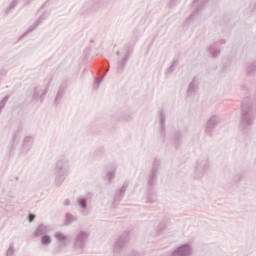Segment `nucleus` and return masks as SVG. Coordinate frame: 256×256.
Returning <instances> with one entry per match:
<instances>
[{
	"label": "nucleus",
	"mask_w": 256,
	"mask_h": 256,
	"mask_svg": "<svg viewBox=\"0 0 256 256\" xmlns=\"http://www.w3.org/2000/svg\"><path fill=\"white\" fill-rule=\"evenodd\" d=\"M125 191H127V184H123L122 187L116 191L114 201H121L123 195H125Z\"/></svg>",
	"instance_id": "f3484780"
},
{
	"label": "nucleus",
	"mask_w": 256,
	"mask_h": 256,
	"mask_svg": "<svg viewBox=\"0 0 256 256\" xmlns=\"http://www.w3.org/2000/svg\"><path fill=\"white\" fill-rule=\"evenodd\" d=\"M179 0H170L168 3V7L169 9H173V7H175L177 5Z\"/></svg>",
	"instance_id": "2f4dec72"
},
{
	"label": "nucleus",
	"mask_w": 256,
	"mask_h": 256,
	"mask_svg": "<svg viewBox=\"0 0 256 256\" xmlns=\"http://www.w3.org/2000/svg\"><path fill=\"white\" fill-rule=\"evenodd\" d=\"M100 71H103L104 74L100 79H97L94 84V89H99V86L101 85V82L103 81V78L105 77V73L109 71V68H102Z\"/></svg>",
	"instance_id": "5701e85b"
},
{
	"label": "nucleus",
	"mask_w": 256,
	"mask_h": 256,
	"mask_svg": "<svg viewBox=\"0 0 256 256\" xmlns=\"http://www.w3.org/2000/svg\"><path fill=\"white\" fill-rule=\"evenodd\" d=\"M54 239H56L57 243L60 245H69V236L61 231L54 234Z\"/></svg>",
	"instance_id": "f8f14e48"
},
{
	"label": "nucleus",
	"mask_w": 256,
	"mask_h": 256,
	"mask_svg": "<svg viewBox=\"0 0 256 256\" xmlns=\"http://www.w3.org/2000/svg\"><path fill=\"white\" fill-rule=\"evenodd\" d=\"M173 71H175V66H169V68L166 71V74L171 75V73H173Z\"/></svg>",
	"instance_id": "72a5a7b5"
},
{
	"label": "nucleus",
	"mask_w": 256,
	"mask_h": 256,
	"mask_svg": "<svg viewBox=\"0 0 256 256\" xmlns=\"http://www.w3.org/2000/svg\"><path fill=\"white\" fill-rule=\"evenodd\" d=\"M209 169H211V160L208 157H202L197 159L192 165L191 175L193 179H203L209 173Z\"/></svg>",
	"instance_id": "7ed1b4c3"
},
{
	"label": "nucleus",
	"mask_w": 256,
	"mask_h": 256,
	"mask_svg": "<svg viewBox=\"0 0 256 256\" xmlns=\"http://www.w3.org/2000/svg\"><path fill=\"white\" fill-rule=\"evenodd\" d=\"M53 242V239L51 238V236H49V235H43L42 237H41V244L42 245H51V243Z\"/></svg>",
	"instance_id": "a878e982"
},
{
	"label": "nucleus",
	"mask_w": 256,
	"mask_h": 256,
	"mask_svg": "<svg viewBox=\"0 0 256 256\" xmlns=\"http://www.w3.org/2000/svg\"><path fill=\"white\" fill-rule=\"evenodd\" d=\"M90 235L89 231L86 230L76 232L71 244L72 252L75 255H83L85 253Z\"/></svg>",
	"instance_id": "f03ea898"
},
{
	"label": "nucleus",
	"mask_w": 256,
	"mask_h": 256,
	"mask_svg": "<svg viewBox=\"0 0 256 256\" xmlns=\"http://www.w3.org/2000/svg\"><path fill=\"white\" fill-rule=\"evenodd\" d=\"M197 91H199V82L193 78L186 92L187 99H189V101H195L198 97Z\"/></svg>",
	"instance_id": "0eeeda50"
},
{
	"label": "nucleus",
	"mask_w": 256,
	"mask_h": 256,
	"mask_svg": "<svg viewBox=\"0 0 256 256\" xmlns=\"http://www.w3.org/2000/svg\"><path fill=\"white\" fill-rule=\"evenodd\" d=\"M208 0H194L193 1V7L196 8L197 11H199V9H203V5H205V3H207Z\"/></svg>",
	"instance_id": "4be33fe9"
},
{
	"label": "nucleus",
	"mask_w": 256,
	"mask_h": 256,
	"mask_svg": "<svg viewBox=\"0 0 256 256\" xmlns=\"http://www.w3.org/2000/svg\"><path fill=\"white\" fill-rule=\"evenodd\" d=\"M7 101H9V96H5L1 101H0V113L5 109V105H7Z\"/></svg>",
	"instance_id": "c85d7f7f"
},
{
	"label": "nucleus",
	"mask_w": 256,
	"mask_h": 256,
	"mask_svg": "<svg viewBox=\"0 0 256 256\" xmlns=\"http://www.w3.org/2000/svg\"><path fill=\"white\" fill-rule=\"evenodd\" d=\"M246 71H247V73H249V75L255 73V71H256V65H248V66L246 67Z\"/></svg>",
	"instance_id": "c756f323"
},
{
	"label": "nucleus",
	"mask_w": 256,
	"mask_h": 256,
	"mask_svg": "<svg viewBox=\"0 0 256 256\" xmlns=\"http://www.w3.org/2000/svg\"><path fill=\"white\" fill-rule=\"evenodd\" d=\"M65 89H67V86L64 85L60 87V90L58 91V94L55 99V103H59V100L63 98V94L65 93Z\"/></svg>",
	"instance_id": "cd10ccee"
},
{
	"label": "nucleus",
	"mask_w": 256,
	"mask_h": 256,
	"mask_svg": "<svg viewBox=\"0 0 256 256\" xmlns=\"http://www.w3.org/2000/svg\"><path fill=\"white\" fill-rule=\"evenodd\" d=\"M14 253H15V248L13 247V245H11V246L8 248L7 252H6V256H13Z\"/></svg>",
	"instance_id": "7c9ffc66"
},
{
	"label": "nucleus",
	"mask_w": 256,
	"mask_h": 256,
	"mask_svg": "<svg viewBox=\"0 0 256 256\" xmlns=\"http://www.w3.org/2000/svg\"><path fill=\"white\" fill-rule=\"evenodd\" d=\"M47 233H51V226H47L41 224L37 227L36 231L34 232V237H41V235H46Z\"/></svg>",
	"instance_id": "ddd939ff"
},
{
	"label": "nucleus",
	"mask_w": 256,
	"mask_h": 256,
	"mask_svg": "<svg viewBox=\"0 0 256 256\" xmlns=\"http://www.w3.org/2000/svg\"><path fill=\"white\" fill-rule=\"evenodd\" d=\"M227 43V39L225 38H220L217 42L218 45H225Z\"/></svg>",
	"instance_id": "f704fd0d"
},
{
	"label": "nucleus",
	"mask_w": 256,
	"mask_h": 256,
	"mask_svg": "<svg viewBox=\"0 0 256 256\" xmlns=\"http://www.w3.org/2000/svg\"><path fill=\"white\" fill-rule=\"evenodd\" d=\"M256 106L249 98H245L242 102V111L240 118V127L247 129L255 123Z\"/></svg>",
	"instance_id": "f257e3e1"
},
{
	"label": "nucleus",
	"mask_w": 256,
	"mask_h": 256,
	"mask_svg": "<svg viewBox=\"0 0 256 256\" xmlns=\"http://www.w3.org/2000/svg\"><path fill=\"white\" fill-rule=\"evenodd\" d=\"M63 205H64L65 207H69V205H71V200H70V199L64 200Z\"/></svg>",
	"instance_id": "4c0bfd02"
},
{
	"label": "nucleus",
	"mask_w": 256,
	"mask_h": 256,
	"mask_svg": "<svg viewBox=\"0 0 256 256\" xmlns=\"http://www.w3.org/2000/svg\"><path fill=\"white\" fill-rule=\"evenodd\" d=\"M123 69H125V66H123V65H119V66L116 67V71L118 73H122Z\"/></svg>",
	"instance_id": "e433bc0d"
},
{
	"label": "nucleus",
	"mask_w": 256,
	"mask_h": 256,
	"mask_svg": "<svg viewBox=\"0 0 256 256\" xmlns=\"http://www.w3.org/2000/svg\"><path fill=\"white\" fill-rule=\"evenodd\" d=\"M160 167H161V161L155 159L153 161V166H152V169H151V173H156L157 174Z\"/></svg>",
	"instance_id": "bb28decb"
},
{
	"label": "nucleus",
	"mask_w": 256,
	"mask_h": 256,
	"mask_svg": "<svg viewBox=\"0 0 256 256\" xmlns=\"http://www.w3.org/2000/svg\"><path fill=\"white\" fill-rule=\"evenodd\" d=\"M107 3H109V0H88L82 5L80 13L81 15H91V13L99 11L103 5H107Z\"/></svg>",
	"instance_id": "20e7f679"
},
{
	"label": "nucleus",
	"mask_w": 256,
	"mask_h": 256,
	"mask_svg": "<svg viewBox=\"0 0 256 256\" xmlns=\"http://www.w3.org/2000/svg\"><path fill=\"white\" fill-rule=\"evenodd\" d=\"M117 173V165H113L112 169H110L106 175V179H108L109 181H113V179H115V175Z\"/></svg>",
	"instance_id": "6ab92c4d"
},
{
	"label": "nucleus",
	"mask_w": 256,
	"mask_h": 256,
	"mask_svg": "<svg viewBox=\"0 0 256 256\" xmlns=\"http://www.w3.org/2000/svg\"><path fill=\"white\" fill-rule=\"evenodd\" d=\"M72 223H77V218L71 213H66L64 216V225L69 226Z\"/></svg>",
	"instance_id": "a211bd4d"
},
{
	"label": "nucleus",
	"mask_w": 256,
	"mask_h": 256,
	"mask_svg": "<svg viewBox=\"0 0 256 256\" xmlns=\"http://www.w3.org/2000/svg\"><path fill=\"white\" fill-rule=\"evenodd\" d=\"M22 147L26 153L30 151L31 147H33V136L24 137Z\"/></svg>",
	"instance_id": "dca6fc26"
},
{
	"label": "nucleus",
	"mask_w": 256,
	"mask_h": 256,
	"mask_svg": "<svg viewBox=\"0 0 256 256\" xmlns=\"http://www.w3.org/2000/svg\"><path fill=\"white\" fill-rule=\"evenodd\" d=\"M127 243H129V238H127V236H120L114 244L113 253H121Z\"/></svg>",
	"instance_id": "6e6552de"
},
{
	"label": "nucleus",
	"mask_w": 256,
	"mask_h": 256,
	"mask_svg": "<svg viewBox=\"0 0 256 256\" xmlns=\"http://www.w3.org/2000/svg\"><path fill=\"white\" fill-rule=\"evenodd\" d=\"M49 14L44 13L42 14L33 24H31L27 31L25 32V35H28V33H33V31H35V29H37V27H39V25H41L43 23V21H45L46 19H48Z\"/></svg>",
	"instance_id": "9d476101"
},
{
	"label": "nucleus",
	"mask_w": 256,
	"mask_h": 256,
	"mask_svg": "<svg viewBox=\"0 0 256 256\" xmlns=\"http://www.w3.org/2000/svg\"><path fill=\"white\" fill-rule=\"evenodd\" d=\"M148 203H153V200H148Z\"/></svg>",
	"instance_id": "ea45409f"
},
{
	"label": "nucleus",
	"mask_w": 256,
	"mask_h": 256,
	"mask_svg": "<svg viewBox=\"0 0 256 256\" xmlns=\"http://www.w3.org/2000/svg\"><path fill=\"white\" fill-rule=\"evenodd\" d=\"M28 219H29V221H30V223L35 219V215H32V214H30L29 216H28Z\"/></svg>",
	"instance_id": "58836bf2"
},
{
	"label": "nucleus",
	"mask_w": 256,
	"mask_h": 256,
	"mask_svg": "<svg viewBox=\"0 0 256 256\" xmlns=\"http://www.w3.org/2000/svg\"><path fill=\"white\" fill-rule=\"evenodd\" d=\"M148 185L149 187H155L157 185V173L151 172L148 177Z\"/></svg>",
	"instance_id": "aec40b11"
},
{
	"label": "nucleus",
	"mask_w": 256,
	"mask_h": 256,
	"mask_svg": "<svg viewBox=\"0 0 256 256\" xmlns=\"http://www.w3.org/2000/svg\"><path fill=\"white\" fill-rule=\"evenodd\" d=\"M68 163L67 159L61 158L56 162L55 168V184L59 187L63 184V181L67 179V170H65V165Z\"/></svg>",
	"instance_id": "39448f33"
},
{
	"label": "nucleus",
	"mask_w": 256,
	"mask_h": 256,
	"mask_svg": "<svg viewBox=\"0 0 256 256\" xmlns=\"http://www.w3.org/2000/svg\"><path fill=\"white\" fill-rule=\"evenodd\" d=\"M193 255V244L187 242L180 244L172 253V256H191Z\"/></svg>",
	"instance_id": "423d86ee"
},
{
	"label": "nucleus",
	"mask_w": 256,
	"mask_h": 256,
	"mask_svg": "<svg viewBox=\"0 0 256 256\" xmlns=\"http://www.w3.org/2000/svg\"><path fill=\"white\" fill-rule=\"evenodd\" d=\"M206 53L211 57V59H217L221 55V48L215 47V44H210L206 47Z\"/></svg>",
	"instance_id": "9b49d317"
},
{
	"label": "nucleus",
	"mask_w": 256,
	"mask_h": 256,
	"mask_svg": "<svg viewBox=\"0 0 256 256\" xmlns=\"http://www.w3.org/2000/svg\"><path fill=\"white\" fill-rule=\"evenodd\" d=\"M89 55H91V48H86L82 54L83 63H89V60L91 59Z\"/></svg>",
	"instance_id": "412c9836"
},
{
	"label": "nucleus",
	"mask_w": 256,
	"mask_h": 256,
	"mask_svg": "<svg viewBox=\"0 0 256 256\" xmlns=\"http://www.w3.org/2000/svg\"><path fill=\"white\" fill-rule=\"evenodd\" d=\"M78 206L80 207V209H87V198L85 197H80L77 200Z\"/></svg>",
	"instance_id": "393cba45"
},
{
	"label": "nucleus",
	"mask_w": 256,
	"mask_h": 256,
	"mask_svg": "<svg viewBox=\"0 0 256 256\" xmlns=\"http://www.w3.org/2000/svg\"><path fill=\"white\" fill-rule=\"evenodd\" d=\"M17 3H19V0H13L9 6V9H15V7H17Z\"/></svg>",
	"instance_id": "473e14b6"
},
{
	"label": "nucleus",
	"mask_w": 256,
	"mask_h": 256,
	"mask_svg": "<svg viewBox=\"0 0 256 256\" xmlns=\"http://www.w3.org/2000/svg\"><path fill=\"white\" fill-rule=\"evenodd\" d=\"M46 95L47 90L45 88L36 87L34 89L33 101H35V103H43V101H45Z\"/></svg>",
	"instance_id": "1a4fd4ad"
},
{
	"label": "nucleus",
	"mask_w": 256,
	"mask_h": 256,
	"mask_svg": "<svg viewBox=\"0 0 256 256\" xmlns=\"http://www.w3.org/2000/svg\"><path fill=\"white\" fill-rule=\"evenodd\" d=\"M159 121H160V128L163 133V131H165V113L163 111L159 112Z\"/></svg>",
	"instance_id": "b1692460"
},
{
	"label": "nucleus",
	"mask_w": 256,
	"mask_h": 256,
	"mask_svg": "<svg viewBox=\"0 0 256 256\" xmlns=\"http://www.w3.org/2000/svg\"><path fill=\"white\" fill-rule=\"evenodd\" d=\"M192 21H195V12L189 16L187 23H191Z\"/></svg>",
	"instance_id": "c9c22d12"
},
{
	"label": "nucleus",
	"mask_w": 256,
	"mask_h": 256,
	"mask_svg": "<svg viewBox=\"0 0 256 256\" xmlns=\"http://www.w3.org/2000/svg\"><path fill=\"white\" fill-rule=\"evenodd\" d=\"M217 125H219V118L217 116H211L206 123V131H213Z\"/></svg>",
	"instance_id": "4468645a"
},
{
	"label": "nucleus",
	"mask_w": 256,
	"mask_h": 256,
	"mask_svg": "<svg viewBox=\"0 0 256 256\" xmlns=\"http://www.w3.org/2000/svg\"><path fill=\"white\" fill-rule=\"evenodd\" d=\"M116 55L118 57H120V65H125V63H127V61H129L131 52L129 50L117 51Z\"/></svg>",
	"instance_id": "2eb2a0df"
}]
</instances>
